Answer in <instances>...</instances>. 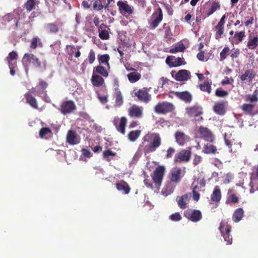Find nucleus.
<instances>
[{
  "instance_id": "36",
  "label": "nucleus",
  "mask_w": 258,
  "mask_h": 258,
  "mask_svg": "<svg viewBox=\"0 0 258 258\" xmlns=\"http://www.w3.org/2000/svg\"><path fill=\"white\" fill-rule=\"evenodd\" d=\"M187 199V195H184L182 196H178L176 198V201L177 202L178 206L182 209H184L186 208L187 204L186 201Z\"/></svg>"
},
{
  "instance_id": "42",
  "label": "nucleus",
  "mask_w": 258,
  "mask_h": 258,
  "mask_svg": "<svg viewBox=\"0 0 258 258\" xmlns=\"http://www.w3.org/2000/svg\"><path fill=\"white\" fill-rule=\"evenodd\" d=\"M203 152L207 154H214L217 152V148L213 145L207 144L204 146Z\"/></svg>"
},
{
  "instance_id": "30",
  "label": "nucleus",
  "mask_w": 258,
  "mask_h": 258,
  "mask_svg": "<svg viewBox=\"0 0 258 258\" xmlns=\"http://www.w3.org/2000/svg\"><path fill=\"white\" fill-rule=\"evenodd\" d=\"M199 131L205 140L210 141H212V134L207 127L201 126L199 127Z\"/></svg>"
},
{
  "instance_id": "43",
  "label": "nucleus",
  "mask_w": 258,
  "mask_h": 258,
  "mask_svg": "<svg viewBox=\"0 0 258 258\" xmlns=\"http://www.w3.org/2000/svg\"><path fill=\"white\" fill-rule=\"evenodd\" d=\"M52 134L51 130L47 127H42L39 131V136L41 138L47 139V135L50 136Z\"/></svg>"
},
{
  "instance_id": "52",
  "label": "nucleus",
  "mask_w": 258,
  "mask_h": 258,
  "mask_svg": "<svg viewBox=\"0 0 258 258\" xmlns=\"http://www.w3.org/2000/svg\"><path fill=\"white\" fill-rule=\"evenodd\" d=\"M228 95V92L223 90L221 88L216 89L215 91V95L218 97H225Z\"/></svg>"
},
{
  "instance_id": "37",
  "label": "nucleus",
  "mask_w": 258,
  "mask_h": 258,
  "mask_svg": "<svg viewBox=\"0 0 258 258\" xmlns=\"http://www.w3.org/2000/svg\"><path fill=\"white\" fill-rule=\"evenodd\" d=\"M127 77L131 83H134L141 79V75L136 71L129 73Z\"/></svg>"
},
{
  "instance_id": "13",
  "label": "nucleus",
  "mask_w": 258,
  "mask_h": 258,
  "mask_svg": "<svg viewBox=\"0 0 258 258\" xmlns=\"http://www.w3.org/2000/svg\"><path fill=\"white\" fill-rule=\"evenodd\" d=\"M174 137L175 142L179 146L184 145L190 140V137L181 131L176 132L174 134Z\"/></svg>"
},
{
  "instance_id": "58",
  "label": "nucleus",
  "mask_w": 258,
  "mask_h": 258,
  "mask_svg": "<svg viewBox=\"0 0 258 258\" xmlns=\"http://www.w3.org/2000/svg\"><path fill=\"white\" fill-rule=\"evenodd\" d=\"M120 40L121 45H124L127 48L131 47V45L129 43V39L127 38L125 36H124V38H122L121 36H120Z\"/></svg>"
},
{
  "instance_id": "49",
  "label": "nucleus",
  "mask_w": 258,
  "mask_h": 258,
  "mask_svg": "<svg viewBox=\"0 0 258 258\" xmlns=\"http://www.w3.org/2000/svg\"><path fill=\"white\" fill-rule=\"evenodd\" d=\"M230 49L228 46H225L220 53V60H223L226 58L229 54Z\"/></svg>"
},
{
  "instance_id": "48",
  "label": "nucleus",
  "mask_w": 258,
  "mask_h": 258,
  "mask_svg": "<svg viewBox=\"0 0 258 258\" xmlns=\"http://www.w3.org/2000/svg\"><path fill=\"white\" fill-rule=\"evenodd\" d=\"M238 202V198L236 194H232L230 195L226 201V204H230V203L235 204Z\"/></svg>"
},
{
  "instance_id": "56",
  "label": "nucleus",
  "mask_w": 258,
  "mask_h": 258,
  "mask_svg": "<svg viewBox=\"0 0 258 258\" xmlns=\"http://www.w3.org/2000/svg\"><path fill=\"white\" fill-rule=\"evenodd\" d=\"M175 152V149L173 147H169L167 151L166 154L165 156V158L169 159L171 158L173 156V154Z\"/></svg>"
},
{
  "instance_id": "39",
  "label": "nucleus",
  "mask_w": 258,
  "mask_h": 258,
  "mask_svg": "<svg viewBox=\"0 0 258 258\" xmlns=\"http://www.w3.org/2000/svg\"><path fill=\"white\" fill-rule=\"evenodd\" d=\"M39 2L36 0H28L24 4V8L29 12L35 9L36 6L38 5Z\"/></svg>"
},
{
  "instance_id": "14",
  "label": "nucleus",
  "mask_w": 258,
  "mask_h": 258,
  "mask_svg": "<svg viewBox=\"0 0 258 258\" xmlns=\"http://www.w3.org/2000/svg\"><path fill=\"white\" fill-rule=\"evenodd\" d=\"M63 24L61 22L55 23H49L44 25V28L48 33H56L59 29L62 26Z\"/></svg>"
},
{
  "instance_id": "31",
  "label": "nucleus",
  "mask_w": 258,
  "mask_h": 258,
  "mask_svg": "<svg viewBox=\"0 0 258 258\" xmlns=\"http://www.w3.org/2000/svg\"><path fill=\"white\" fill-rule=\"evenodd\" d=\"M258 46V37L249 36L246 46L249 49L254 50Z\"/></svg>"
},
{
  "instance_id": "3",
  "label": "nucleus",
  "mask_w": 258,
  "mask_h": 258,
  "mask_svg": "<svg viewBox=\"0 0 258 258\" xmlns=\"http://www.w3.org/2000/svg\"><path fill=\"white\" fill-rule=\"evenodd\" d=\"M186 113L188 116L195 117L196 121L201 122L204 119L202 117H199L203 113V108L199 105H195L186 108Z\"/></svg>"
},
{
  "instance_id": "26",
  "label": "nucleus",
  "mask_w": 258,
  "mask_h": 258,
  "mask_svg": "<svg viewBox=\"0 0 258 258\" xmlns=\"http://www.w3.org/2000/svg\"><path fill=\"white\" fill-rule=\"evenodd\" d=\"M255 106V104L245 103L241 106L240 108L245 114L250 116H253L255 114V112L254 110Z\"/></svg>"
},
{
  "instance_id": "11",
  "label": "nucleus",
  "mask_w": 258,
  "mask_h": 258,
  "mask_svg": "<svg viewBox=\"0 0 258 258\" xmlns=\"http://www.w3.org/2000/svg\"><path fill=\"white\" fill-rule=\"evenodd\" d=\"M244 72L240 75V80L242 82H252L256 76V73L252 69H249L248 67L244 69Z\"/></svg>"
},
{
  "instance_id": "60",
  "label": "nucleus",
  "mask_w": 258,
  "mask_h": 258,
  "mask_svg": "<svg viewBox=\"0 0 258 258\" xmlns=\"http://www.w3.org/2000/svg\"><path fill=\"white\" fill-rule=\"evenodd\" d=\"M67 53L69 55L72 56L76 50V48L74 45H69L67 46Z\"/></svg>"
},
{
  "instance_id": "33",
  "label": "nucleus",
  "mask_w": 258,
  "mask_h": 258,
  "mask_svg": "<svg viewBox=\"0 0 258 258\" xmlns=\"http://www.w3.org/2000/svg\"><path fill=\"white\" fill-rule=\"evenodd\" d=\"M175 187V185L174 184L173 182L171 181L168 182L162 191L163 195L167 196L171 194L173 192Z\"/></svg>"
},
{
  "instance_id": "20",
  "label": "nucleus",
  "mask_w": 258,
  "mask_h": 258,
  "mask_svg": "<svg viewBox=\"0 0 258 258\" xmlns=\"http://www.w3.org/2000/svg\"><path fill=\"white\" fill-rule=\"evenodd\" d=\"M222 198V194L220 188L219 186H215L214 190L211 195L210 200L213 203H216L217 205L220 201Z\"/></svg>"
},
{
  "instance_id": "32",
  "label": "nucleus",
  "mask_w": 258,
  "mask_h": 258,
  "mask_svg": "<svg viewBox=\"0 0 258 258\" xmlns=\"http://www.w3.org/2000/svg\"><path fill=\"white\" fill-rule=\"evenodd\" d=\"M244 215V211L241 208H238L234 212L232 216V220L234 222L240 221Z\"/></svg>"
},
{
  "instance_id": "25",
  "label": "nucleus",
  "mask_w": 258,
  "mask_h": 258,
  "mask_svg": "<svg viewBox=\"0 0 258 258\" xmlns=\"http://www.w3.org/2000/svg\"><path fill=\"white\" fill-rule=\"evenodd\" d=\"M225 18V17H222L217 25H216L215 27V28L217 30L215 34V38L216 39H219L221 37L222 35L224 33Z\"/></svg>"
},
{
  "instance_id": "50",
  "label": "nucleus",
  "mask_w": 258,
  "mask_h": 258,
  "mask_svg": "<svg viewBox=\"0 0 258 258\" xmlns=\"http://www.w3.org/2000/svg\"><path fill=\"white\" fill-rule=\"evenodd\" d=\"M18 57L17 53L13 51L12 52L9 53L8 56L7 57V60L8 61L9 64H14L13 63V61L15 59H17Z\"/></svg>"
},
{
  "instance_id": "34",
  "label": "nucleus",
  "mask_w": 258,
  "mask_h": 258,
  "mask_svg": "<svg viewBox=\"0 0 258 258\" xmlns=\"http://www.w3.org/2000/svg\"><path fill=\"white\" fill-rule=\"evenodd\" d=\"M163 17H151L148 20L149 27L152 29H155L162 21Z\"/></svg>"
},
{
  "instance_id": "15",
  "label": "nucleus",
  "mask_w": 258,
  "mask_h": 258,
  "mask_svg": "<svg viewBox=\"0 0 258 258\" xmlns=\"http://www.w3.org/2000/svg\"><path fill=\"white\" fill-rule=\"evenodd\" d=\"M181 173V170L180 168L175 167L173 168L169 174L170 180L173 183L179 182L182 177Z\"/></svg>"
},
{
  "instance_id": "46",
  "label": "nucleus",
  "mask_w": 258,
  "mask_h": 258,
  "mask_svg": "<svg viewBox=\"0 0 258 258\" xmlns=\"http://www.w3.org/2000/svg\"><path fill=\"white\" fill-rule=\"evenodd\" d=\"M220 8V5L218 2H214L212 3L211 7L209 8L207 14L210 16L213 14L217 10Z\"/></svg>"
},
{
  "instance_id": "54",
  "label": "nucleus",
  "mask_w": 258,
  "mask_h": 258,
  "mask_svg": "<svg viewBox=\"0 0 258 258\" xmlns=\"http://www.w3.org/2000/svg\"><path fill=\"white\" fill-rule=\"evenodd\" d=\"M181 216L179 213H175L171 215L169 219L173 221H179L181 220Z\"/></svg>"
},
{
  "instance_id": "4",
  "label": "nucleus",
  "mask_w": 258,
  "mask_h": 258,
  "mask_svg": "<svg viewBox=\"0 0 258 258\" xmlns=\"http://www.w3.org/2000/svg\"><path fill=\"white\" fill-rule=\"evenodd\" d=\"M23 61L31 63L38 68H43L45 69L46 68V62L45 61L41 62L32 53H25L23 58Z\"/></svg>"
},
{
  "instance_id": "10",
  "label": "nucleus",
  "mask_w": 258,
  "mask_h": 258,
  "mask_svg": "<svg viewBox=\"0 0 258 258\" xmlns=\"http://www.w3.org/2000/svg\"><path fill=\"white\" fill-rule=\"evenodd\" d=\"M127 123V119L125 117H121L120 119L115 117L113 120V123L117 131L122 135L125 133V126Z\"/></svg>"
},
{
  "instance_id": "18",
  "label": "nucleus",
  "mask_w": 258,
  "mask_h": 258,
  "mask_svg": "<svg viewBox=\"0 0 258 258\" xmlns=\"http://www.w3.org/2000/svg\"><path fill=\"white\" fill-rule=\"evenodd\" d=\"M67 141L70 145H74L78 144L80 142V139L75 131L69 130L67 136Z\"/></svg>"
},
{
  "instance_id": "53",
  "label": "nucleus",
  "mask_w": 258,
  "mask_h": 258,
  "mask_svg": "<svg viewBox=\"0 0 258 258\" xmlns=\"http://www.w3.org/2000/svg\"><path fill=\"white\" fill-rule=\"evenodd\" d=\"M109 59V55L107 54L101 55L98 57V60L100 63H105L107 66H109L108 61Z\"/></svg>"
},
{
  "instance_id": "62",
  "label": "nucleus",
  "mask_w": 258,
  "mask_h": 258,
  "mask_svg": "<svg viewBox=\"0 0 258 258\" xmlns=\"http://www.w3.org/2000/svg\"><path fill=\"white\" fill-rule=\"evenodd\" d=\"M240 53V50L238 48L235 49L230 55L232 59H233L235 58H237L239 56Z\"/></svg>"
},
{
  "instance_id": "21",
  "label": "nucleus",
  "mask_w": 258,
  "mask_h": 258,
  "mask_svg": "<svg viewBox=\"0 0 258 258\" xmlns=\"http://www.w3.org/2000/svg\"><path fill=\"white\" fill-rule=\"evenodd\" d=\"M166 62L170 67H176L182 64L183 59L181 57L176 58L173 56H168L166 59Z\"/></svg>"
},
{
  "instance_id": "17",
  "label": "nucleus",
  "mask_w": 258,
  "mask_h": 258,
  "mask_svg": "<svg viewBox=\"0 0 258 258\" xmlns=\"http://www.w3.org/2000/svg\"><path fill=\"white\" fill-rule=\"evenodd\" d=\"M143 108L141 107L134 105L128 109V115L131 117L141 118L143 116Z\"/></svg>"
},
{
  "instance_id": "59",
  "label": "nucleus",
  "mask_w": 258,
  "mask_h": 258,
  "mask_svg": "<svg viewBox=\"0 0 258 258\" xmlns=\"http://www.w3.org/2000/svg\"><path fill=\"white\" fill-rule=\"evenodd\" d=\"M38 40L40 41V39L37 37L33 38L31 40V44L30 45V48L32 49L36 48Z\"/></svg>"
},
{
  "instance_id": "63",
  "label": "nucleus",
  "mask_w": 258,
  "mask_h": 258,
  "mask_svg": "<svg viewBox=\"0 0 258 258\" xmlns=\"http://www.w3.org/2000/svg\"><path fill=\"white\" fill-rule=\"evenodd\" d=\"M98 98L100 101L103 104H105L108 101V98L107 95H101L98 94Z\"/></svg>"
},
{
  "instance_id": "5",
  "label": "nucleus",
  "mask_w": 258,
  "mask_h": 258,
  "mask_svg": "<svg viewBox=\"0 0 258 258\" xmlns=\"http://www.w3.org/2000/svg\"><path fill=\"white\" fill-rule=\"evenodd\" d=\"M191 148L189 147L187 149L181 150L178 154H177L174 158L175 163H179L181 162H187L189 161L191 155Z\"/></svg>"
},
{
  "instance_id": "8",
  "label": "nucleus",
  "mask_w": 258,
  "mask_h": 258,
  "mask_svg": "<svg viewBox=\"0 0 258 258\" xmlns=\"http://www.w3.org/2000/svg\"><path fill=\"white\" fill-rule=\"evenodd\" d=\"M165 171V167L163 166H158L154 171L152 177L153 182L157 186H160L161 184Z\"/></svg>"
},
{
  "instance_id": "45",
  "label": "nucleus",
  "mask_w": 258,
  "mask_h": 258,
  "mask_svg": "<svg viewBox=\"0 0 258 258\" xmlns=\"http://www.w3.org/2000/svg\"><path fill=\"white\" fill-rule=\"evenodd\" d=\"M244 99L245 101L250 102L249 104H255L258 101V97L256 94L246 95Z\"/></svg>"
},
{
  "instance_id": "61",
  "label": "nucleus",
  "mask_w": 258,
  "mask_h": 258,
  "mask_svg": "<svg viewBox=\"0 0 258 258\" xmlns=\"http://www.w3.org/2000/svg\"><path fill=\"white\" fill-rule=\"evenodd\" d=\"M38 86L40 87L43 90L45 89L48 87V84L42 79H39Z\"/></svg>"
},
{
  "instance_id": "12",
  "label": "nucleus",
  "mask_w": 258,
  "mask_h": 258,
  "mask_svg": "<svg viewBox=\"0 0 258 258\" xmlns=\"http://www.w3.org/2000/svg\"><path fill=\"white\" fill-rule=\"evenodd\" d=\"M135 95L137 96L139 100L147 103L151 100V95L148 93V89L144 88L135 92Z\"/></svg>"
},
{
  "instance_id": "22",
  "label": "nucleus",
  "mask_w": 258,
  "mask_h": 258,
  "mask_svg": "<svg viewBox=\"0 0 258 258\" xmlns=\"http://www.w3.org/2000/svg\"><path fill=\"white\" fill-rule=\"evenodd\" d=\"M24 97L26 99V103L32 108L35 109H38V104L37 99L30 92L25 93Z\"/></svg>"
},
{
  "instance_id": "9",
  "label": "nucleus",
  "mask_w": 258,
  "mask_h": 258,
  "mask_svg": "<svg viewBox=\"0 0 258 258\" xmlns=\"http://www.w3.org/2000/svg\"><path fill=\"white\" fill-rule=\"evenodd\" d=\"M184 216L194 222L199 221L202 218V213L198 210L188 209L184 212Z\"/></svg>"
},
{
  "instance_id": "40",
  "label": "nucleus",
  "mask_w": 258,
  "mask_h": 258,
  "mask_svg": "<svg viewBox=\"0 0 258 258\" xmlns=\"http://www.w3.org/2000/svg\"><path fill=\"white\" fill-rule=\"evenodd\" d=\"M245 37V31L236 32L233 36V39L236 44H238L242 42Z\"/></svg>"
},
{
  "instance_id": "35",
  "label": "nucleus",
  "mask_w": 258,
  "mask_h": 258,
  "mask_svg": "<svg viewBox=\"0 0 258 258\" xmlns=\"http://www.w3.org/2000/svg\"><path fill=\"white\" fill-rule=\"evenodd\" d=\"M113 96L115 98V106L119 107L122 105L123 103V99L121 91H117L115 92Z\"/></svg>"
},
{
  "instance_id": "7",
  "label": "nucleus",
  "mask_w": 258,
  "mask_h": 258,
  "mask_svg": "<svg viewBox=\"0 0 258 258\" xmlns=\"http://www.w3.org/2000/svg\"><path fill=\"white\" fill-rule=\"evenodd\" d=\"M76 109V106L72 100H64L60 104L58 110L64 115L70 114Z\"/></svg>"
},
{
  "instance_id": "29",
  "label": "nucleus",
  "mask_w": 258,
  "mask_h": 258,
  "mask_svg": "<svg viewBox=\"0 0 258 258\" xmlns=\"http://www.w3.org/2000/svg\"><path fill=\"white\" fill-rule=\"evenodd\" d=\"M91 82L94 86L99 87L104 84V80L102 77L95 74L94 72L91 79Z\"/></svg>"
},
{
  "instance_id": "51",
  "label": "nucleus",
  "mask_w": 258,
  "mask_h": 258,
  "mask_svg": "<svg viewBox=\"0 0 258 258\" xmlns=\"http://www.w3.org/2000/svg\"><path fill=\"white\" fill-rule=\"evenodd\" d=\"M103 1L105 2V0H97L95 1L93 4V8L95 10H101L104 8L103 5Z\"/></svg>"
},
{
  "instance_id": "47",
  "label": "nucleus",
  "mask_w": 258,
  "mask_h": 258,
  "mask_svg": "<svg viewBox=\"0 0 258 258\" xmlns=\"http://www.w3.org/2000/svg\"><path fill=\"white\" fill-rule=\"evenodd\" d=\"M200 88L202 91L210 93L211 92V83H210L208 81H206L200 85Z\"/></svg>"
},
{
  "instance_id": "28",
  "label": "nucleus",
  "mask_w": 258,
  "mask_h": 258,
  "mask_svg": "<svg viewBox=\"0 0 258 258\" xmlns=\"http://www.w3.org/2000/svg\"><path fill=\"white\" fill-rule=\"evenodd\" d=\"M116 187L119 191H123L124 194H128L131 190L128 184L125 181L122 180L116 183Z\"/></svg>"
},
{
  "instance_id": "2",
  "label": "nucleus",
  "mask_w": 258,
  "mask_h": 258,
  "mask_svg": "<svg viewBox=\"0 0 258 258\" xmlns=\"http://www.w3.org/2000/svg\"><path fill=\"white\" fill-rule=\"evenodd\" d=\"M175 109L174 105L170 102L164 101L158 103L154 107V111L157 114H165L173 112Z\"/></svg>"
},
{
  "instance_id": "55",
  "label": "nucleus",
  "mask_w": 258,
  "mask_h": 258,
  "mask_svg": "<svg viewBox=\"0 0 258 258\" xmlns=\"http://www.w3.org/2000/svg\"><path fill=\"white\" fill-rule=\"evenodd\" d=\"M198 188V185H195L194 186L192 189V198L193 199L196 201H198L200 199V194L197 191L196 189Z\"/></svg>"
},
{
  "instance_id": "1",
  "label": "nucleus",
  "mask_w": 258,
  "mask_h": 258,
  "mask_svg": "<svg viewBox=\"0 0 258 258\" xmlns=\"http://www.w3.org/2000/svg\"><path fill=\"white\" fill-rule=\"evenodd\" d=\"M142 141L145 154L155 152L162 144L161 137L157 133H148L143 137Z\"/></svg>"
},
{
  "instance_id": "64",
  "label": "nucleus",
  "mask_w": 258,
  "mask_h": 258,
  "mask_svg": "<svg viewBox=\"0 0 258 258\" xmlns=\"http://www.w3.org/2000/svg\"><path fill=\"white\" fill-rule=\"evenodd\" d=\"M83 155L86 157L90 158L92 157V154L91 152L87 149H83L82 150Z\"/></svg>"
},
{
  "instance_id": "41",
  "label": "nucleus",
  "mask_w": 258,
  "mask_h": 258,
  "mask_svg": "<svg viewBox=\"0 0 258 258\" xmlns=\"http://www.w3.org/2000/svg\"><path fill=\"white\" fill-rule=\"evenodd\" d=\"M141 134V130H134L129 132L127 135L128 139L131 142H135Z\"/></svg>"
},
{
  "instance_id": "38",
  "label": "nucleus",
  "mask_w": 258,
  "mask_h": 258,
  "mask_svg": "<svg viewBox=\"0 0 258 258\" xmlns=\"http://www.w3.org/2000/svg\"><path fill=\"white\" fill-rule=\"evenodd\" d=\"M176 95L179 98L185 102H190L192 100L191 94L187 92H178Z\"/></svg>"
},
{
  "instance_id": "19",
  "label": "nucleus",
  "mask_w": 258,
  "mask_h": 258,
  "mask_svg": "<svg viewBox=\"0 0 258 258\" xmlns=\"http://www.w3.org/2000/svg\"><path fill=\"white\" fill-rule=\"evenodd\" d=\"M250 186L251 187L249 191L252 194L255 190H258V165L255 173L250 178Z\"/></svg>"
},
{
  "instance_id": "27",
  "label": "nucleus",
  "mask_w": 258,
  "mask_h": 258,
  "mask_svg": "<svg viewBox=\"0 0 258 258\" xmlns=\"http://www.w3.org/2000/svg\"><path fill=\"white\" fill-rule=\"evenodd\" d=\"M189 72L186 70H181L176 73L174 78L178 81H186L189 78Z\"/></svg>"
},
{
  "instance_id": "6",
  "label": "nucleus",
  "mask_w": 258,
  "mask_h": 258,
  "mask_svg": "<svg viewBox=\"0 0 258 258\" xmlns=\"http://www.w3.org/2000/svg\"><path fill=\"white\" fill-rule=\"evenodd\" d=\"M219 229L224 240L227 242V244H232V237L230 234L231 230V226L228 225L227 223L221 222L220 224Z\"/></svg>"
},
{
  "instance_id": "24",
  "label": "nucleus",
  "mask_w": 258,
  "mask_h": 258,
  "mask_svg": "<svg viewBox=\"0 0 258 258\" xmlns=\"http://www.w3.org/2000/svg\"><path fill=\"white\" fill-rule=\"evenodd\" d=\"M117 5L120 13H124L128 14H132L133 13V8L128 5L126 2L118 1L117 3Z\"/></svg>"
},
{
  "instance_id": "57",
  "label": "nucleus",
  "mask_w": 258,
  "mask_h": 258,
  "mask_svg": "<svg viewBox=\"0 0 258 258\" xmlns=\"http://www.w3.org/2000/svg\"><path fill=\"white\" fill-rule=\"evenodd\" d=\"M95 59V53L93 50L91 49L89 53L88 60L90 64H92Z\"/></svg>"
},
{
  "instance_id": "44",
  "label": "nucleus",
  "mask_w": 258,
  "mask_h": 258,
  "mask_svg": "<svg viewBox=\"0 0 258 258\" xmlns=\"http://www.w3.org/2000/svg\"><path fill=\"white\" fill-rule=\"evenodd\" d=\"M95 69V72L98 74H100L102 76L104 77H107L108 76V72L105 69V68L101 66H97L94 68Z\"/></svg>"
},
{
  "instance_id": "23",
  "label": "nucleus",
  "mask_w": 258,
  "mask_h": 258,
  "mask_svg": "<svg viewBox=\"0 0 258 258\" xmlns=\"http://www.w3.org/2000/svg\"><path fill=\"white\" fill-rule=\"evenodd\" d=\"M109 28L105 24H102L98 28L99 37L102 40L109 38Z\"/></svg>"
},
{
  "instance_id": "16",
  "label": "nucleus",
  "mask_w": 258,
  "mask_h": 258,
  "mask_svg": "<svg viewBox=\"0 0 258 258\" xmlns=\"http://www.w3.org/2000/svg\"><path fill=\"white\" fill-rule=\"evenodd\" d=\"M227 104V101H221L217 102L215 103L213 106V110L216 114L223 115L226 112V106Z\"/></svg>"
}]
</instances>
